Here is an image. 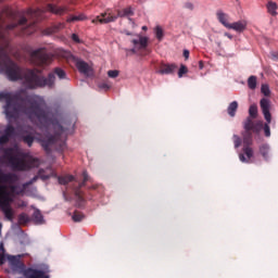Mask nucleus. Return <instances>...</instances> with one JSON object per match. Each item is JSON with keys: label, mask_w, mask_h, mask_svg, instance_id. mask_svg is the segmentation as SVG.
I'll list each match as a JSON object with an SVG mask.
<instances>
[{"label": "nucleus", "mask_w": 278, "mask_h": 278, "mask_svg": "<svg viewBox=\"0 0 278 278\" xmlns=\"http://www.w3.org/2000/svg\"><path fill=\"white\" fill-rule=\"evenodd\" d=\"M56 127L59 132L41 139V147L47 153H51V149H53V147L56 151H64L66 149V141L61 140L62 134H64V127H62V125H58Z\"/></svg>", "instance_id": "nucleus-5"}, {"label": "nucleus", "mask_w": 278, "mask_h": 278, "mask_svg": "<svg viewBox=\"0 0 278 278\" xmlns=\"http://www.w3.org/2000/svg\"><path fill=\"white\" fill-rule=\"evenodd\" d=\"M79 21H86V15H84V14L71 15L67 18V23H75V22H79Z\"/></svg>", "instance_id": "nucleus-29"}, {"label": "nucleus", "mask_w": 278, "mask_h": 278, "mask_svg": "<svg viewBox=\"0 0 278 278\" xmlns=\"http://www.w3.org/2000/svg\"><path fill=\"white\" fill-rule=\"evenodd\" d=\"M26 218L25 215H20V223H25Z\"/></svg>", "instance_id": "nucleus-49"}, {"label": "nucleus", "mask_w": 278, "mask_h": 278, "mask_svg": "<svg viewBox=\"0 0 278 278\" xmlns=\"http://www.w3.org/2000/svg\"><path fill=\"white\" fill-rule=\"evenodd\" d=\"M29 56L31 64L39 66V68L50 66L51 62H53V55L49 54L45 48L33 50Z\"/></svg>", "instance_id": "nucleus-9"}, {"label": "nucleus", "mask_w": 278, "mask_h": 278, "mask_svg": "<svg viewBox=\"0 0 278 278\" xmlns=\"http://www.w3.org/2000/svg\"><path fill=\"white\" fill-rule=\"evenodd\" d=\"M15 131H16V130H15L14 126L9 125V126L5 128V130H4V136H8L9 138H12V136H14Z\"/></svg>", "instance_id": "nucleus-33"}, {"label": "nucleus", "mask_w": 278, "mask_h": 278, "mask_svg": "<svg viewBox=\"0 0 278 278\" xmlns=\"http://www.w3.org/2000/svg\"><path fill=\"white\" fill-rule=\"evenodd\" d=\"M143 31H147V26H142Z\"/></svg>", "instance_id": "nucleus-53"}, {"label": "nucleus", "mask_w": 278, "mask_h": 278, "mask_svg": "<svg viewBox=\"0 0 278 278\" xmlns=\"http://www.w3.org/2000/svg\"><path fill=\"white\" fill-rule=\"evenodd\" d=\"M15 194L12 191H8L7 185H0V210L3 212L8 220H14V211H12V197Z\"/></svg>", "instance_id": "nucleus-6"}, {"label": "nucleus", "mask_w": 278, "mask_h": 278, "mask_svg": "<svg viewBox=\"0 0 278 278\" xmlns=\"http://www.w3.org/2000/svg\"><path fill=\"white\" fill-rule=\"evenodd\" d=\"M128 21H132L131 17H129Z\"/></svg>", "instance_id": "nucleus-56"}, {"label": "nucleus", "mask_w": 278, "mask_h": 278, "mask_svg": "<svg viewBox=\"0 0 278 278\" xmlns=\"http://www.w3.org/2000/svg\"><path fill=\"white\" fill-rule=\"evenodd\" d=\"M177 71V64H161L159 73L160 75H173Z\"/></svg>", "instance_id": "nucleus-17"}, {"label": "nucleus", "mask_w": 278, "mask_h": 278, "mask_svg": "<svg viewBox=\"0 0 278 278\" xmlns=\"http://www.w3.org/2000/svg\"><path fill=\"white\" fill-rule=\"evenodd\" d=\"M83 218H85V216L81 214V212L75 211L72 219L74 220V223H81Z\"/></svg>", "instance_id": "nucleus-30"}, {"label": "nucleus", "mask_w": 278, "mask_h": 278, "mask_svg": "<svg viewBox=\"0 0 278 278\" xmlns=\"http://www.w3.org/2000/svg\"><path fill=\"white\" fill-rule=\"evenodd\" d=\"M199 68L203 70V61H199Z\"/></svg>", "instance_id": "nucleus-51"}, {"label": "nucleus", "mask_w": 278, "mask_h": 278, "mask_svg": "<svg viewBox=\"0 0 278 278\" xmlns=\"http://www.w3.org/2000/svg\"><path fill=\"white\" fill-rule=\"evenodd\" d=\"M270 58L274 62H278V51L270 52Z\"/></svg>", "instance_id": "nucleus-44"}, {"label": "nucleus", "mask_w": 278, "mask_h": 278, "mask_svg": "<svg viewBox=\"0 0 278 278\" xmlns=\"http://www.w3.org/2000/svg\"><path fill=\"white\" fill-rule=\"evenodd\" d=\"M4 157H7L11 168L18 172L36 168V166L40 164V161H38V159L34 156H27L26 153H22L14 148H9L4 150Z\"/></svg>", "instance_id": "nucleus-3"}, {"label": "nucleus", "mask_w": 278, "mask_h": 278, "mask_svg": "<svg viewBox=\"0 0 278 278\" xmlns=\"http://www.w3.org/2000/svg\"><path fill=\"white\" fill-rule=\"evenodd\" d=\"M184 58L185 60H188V58H190V51L184 50Z\"/></svg>", "instance_id": "nucleus-45"}, {"label": "nucleus", "mask_w": 278, "mask_h": 278, "mask_svg": "<svg viewBox=\"0 0 278 278\" xmlns=\"http://www.w3.org/2000/svg\"><path fill=\"white\" fill-rule=\"evenodd\" d=\"M155 36H156L157 40H162V38H164V30L162 29V27L156 26Z\"/></svg>", "instance_id": "nucleus-36"}, {"label": "nucleus", "mask_w": 278, "mask_h": 278, "mask_svg": "<svg viewBox=\"0 0 278 278\" xmlns=\"http://www.w3.org/2000/svg\"><path fill=\"white\" fill-rule=\"evenodd\" d=\"M99 88H100V90H110V88H112V86L108 83H101L99 85Z\"/></svg>", "instance_id": "nucleus-42"}, {"label": "nucleus", "mask_w": 278, "mask_h": 278, "mask_svg": "<svg viewBox=\"0 0 278 278\" xmlns=\"http://www.w3.org/2000/svg\"><path fill=\"white\" fill-rule=\"evenodd\" d=\"M224 36H226V38H229V40H233V35L229 33H225Z\"/></svg>", "instance_id": "nucleus-47"}, {"label": "nucleus", "mask_w": 278, "mask_h": 278, "mask_svg": "<svg viewBox=\"0 0 278 278\" xmlns=\"http://www.w3.org/2000/svg\"><path fill=\"white\" fill-rule=\"evenodd\" d=\"M243 148L242 153L239 154V160L243 164H249L251 162V159L254 155L253 148L251 146L253 144V132L243 131Z\"/></svg>", "instance_id": "nucleus-10"}, {"label": "nucleus", "mask_w": 278, "mask_h": 278, "mask_svg": "<svg viewBox=\"0 0 278 278\" xmlns=\"http://www.w3.org/2000/svg\"><path fill=\"white\" fill-rule=\"evenodd\" d=\"M23 142H25V144H28V147H31V144H34V136L31 135L24 136Z\"/></svg>", "instance_id": "nucleus-34"}, {"label": "nucleus", "mask_w": 278, "mask_h": 278, "mask_svg": "<svg viewBox=\"0 0 278 278\" xmlns=\"http://www.w3.org/2000/svg\"><path fill=\"white\" fill-rule=\"evenodd\" d=\"M254 125L255 124L253 123V118L252 117H247V119L243 123L244 131L252 132V129H253Z\"/></svg>", "instance_id": "nucleus-26"}, {"label": "nucleus", "mask_w": 278, "mask_h": 278, "mask_svg": "<svg viewBox=\"0 0 278 278\" xmlns=\"http://www.w3.org/2000/svg\"><path fill=\"white\" fill-rule=\"evenodd\" d=\"M33 220L37 223V225H42L45 223V217L42 216V213L39 210H36L33 214Z\"/></svg>", "instance_id": "nucleus-25"}, {"label": "nucleus", "mask_w": 278, "mask_h": 278, "mask_svg": "<svg viewBox=\"0 0 278 278\" xmlns=\"http://www.w3.org/2000/svg\"><path fill=\"white\" fill-rule=\"evenodd\" d=\"M185 8H187V10H192V9H193V5H192V3L187 2V3L185 4Z\"/></svg>", "instance_id": "nucleus-46"}, {"label": "nucleus", "mask_w": 278, "mask_h": 278, "mask_svg": "<svg viewBox=\"0 0 278 278\" xmlns=\"http://www.w3.org/2000/svg\"><path fill=\"white\" fill-rule=\"evenodd\" d=\"M263 127H264V122H258V123L254 124V126L252 127L253 134H260V131H262Z\"/></svg>", "instance_id": "nucleus-32"}, {"label": "nucleus", "mask_w": 278, "mask_h": 278, "mask_svg": "<svg viewBox=\"0 0 278 278\" xmlns=\"http://www.w3.org/2000/svg\"><path fill=\"white\" fill-rule=\"evenodd\" d=\"M232 140H233L235 149H239V147H241L242 144V139L240 138V136L233 135Z\"/></svg>", "instance_id": "nucleus-35"}, {"label": "nucleus", "mask_w": 278, "mask_h": 278, "mask_svg": "<svg viewBox=\"0 0 278 278\" xmlns=\"http://www.w3.org/2000/svg\"><path fill=\"white\" fill-rule=\"evenodd\" d=\"M186 73H188V67L186 65H181L178 71V77L179 78L184 77V75H186Z\"/></svg>", "instance_id": "nucleus-38"}, {"label": "nucleus", "mask_w": 278, "mask_h": 278, "mask_svg": "<svg viewBox=\"0 0 278 278\" xmlns=\"http://www.w3.org/2000/svg\"><path fill=\"white\" fill-rule=\"evenodd\" d=\"M46 12H51L52 14H56V16H63V14H66V12H68V8L58 7L55 4L49 3L46 7Z\"/></svg>", "instance_id": "nucleus-16"}, {"label": "nucleus", "mask_w": 278, "mask_h": 278, "mask_svg": "<svg viewBox=\"0 0 278 278\" xmlns=\"http://www.w3.org/2000/svg\"><path fill=\"white\" fill-rule=\"evenodd\" d=\"M10 262L13 270L18 273V275H23L25 278H49V276L40 269H34L31 267L26 268L25 263L21 262V258L16 256H11Z\"/></svg>", "instance_id": "nucleus-4"}, {"label": "nucleus", "mask_w": 278, "mask_h": 278, "mask_svg": "<svg viewBox=\"0 0 278 278\" xmlns=\"http://www.w3.org/2000/svg\"><path fill=\"white\" fill-rule=\"evenodd\" d=\"M75 177L73 175H66V176H60L58 178V181L61 186H67V184H71V181H74Z\"/></svg>", "instance_id": "nucleus-23"}, {"label": "nucleus", "mask_w": 278, "mask_h": 278, "mask_svg": "<svg viewBox=\"0 0 278 278\" xmlns=\"http://www.w3.org/2000/svg\"><path fill=\"white\" fill-rule=\"evenodd\" d=\"M261 110L266 121L263 124V131L266 138H270V123H273V115L270 114V100L268 98H263L260 101Z\"/></svg>", "instance_id": "nucleus-11"}, {"label": "nucleus", "mask_w": 278, "mask_h": 278, "mask_svg": "<svg viewBox=\"0 0 278 278\" xmlns=\"http://www.w3.org/2000/svg\"><path fill=\"white\" fill-rule=\"evenodd\" d=\"M125 16H134V9L127 7L123 10H117V15H112V13H101L91 23H100L101 25H108V23H115L118 18H125Z\"/></svg>", "instance_id": "nucleus-7"}, {"label": "nucleus", "mask_w": 278, "mask_h": 278, "mask_svg": "<svg viewBox=\"0 0 278 278\" xmlns=\"http://www.w3.org/2000/svg\"><path fill=\"white\" fill-rule=\"evenodd\" d=\"M248 87L250 88V90H255V88H257V77L256 76L249 77Z\"/></svg>", "instance_id": "nucleus-28"}, {"label": "nucleus", "mask_w": 278, "mask_h": 278, "mask_svg": "<svg viewBox=\"0 0 278 278\" xmlns=\"http://www.w3.org/2000/svg\"><path fill=\"white\" fill-rule=\"evenodd\" d=\"M37 73H42L41 71L37 70Z\"/></svg>", "instance_id": "nucleus-55"}, {"label": "nucleus", "mask_w": 278, "mask_h": 278, "mask_svg": "<svg viewBox=\"0 0 278 278\" xmlns=\"http://www.w3.org/2000/svg\"><path fill=\"white\" fill-rule=\"evenodd\" d=\"M134 48L130 49L132 53H138V51H147V48L149 47V38L138 36L137 39L131 40Z\"/></svg>", "instance_id": "nucleus-14"}, {"label": "nucleus", "mask_w": 278, "mask_h": 278, "mask_svg": "<svg viewBox=\"0 0 278 278\" xmlns=\"http://www.w3.org/2000/svg\"><path fill=\"white\" fill-rule=\"evenodd\" d=\"M250 118H256L257 117V105L252 104L249 109Z\"/></svg>", "instance_id": "nucleus-31"}, {"label": "nucleus", "mask_w": 278, "mask_h": 278, "mask_svg": "<svg viewBox=\"0 0 278 278\" xmlns=\"http://www.w3.org/2000/svg\"><path fill=\"white\" fill-rule=\"evenodd\" d=\"M267 12H268L271 16H277V3H275V2H268V3H267Z\"/></svg>", "instance_id": "nucleus-27"}, {"label": "nucleus", "mask_w": 278, "mask_h": 278, "mask_svg": "<svg viewBox=\"0 0 278 278\" xmlns=\"http://www.w3.org/2000/svg\"><path fill=\"white\" fill-rule=\"evenodd\" d=\"M8 142H10V137H8V135H2L0 137V144H8Z\"/></svg>", "instance_id": "nucleus-40"}, {"label": "nucleus", "mask_w": 278, "mask_h": 278, "mask_svg": "<svg viewBox=\"0 0 278 278\" xmlns=\"http://www.w3.org/2000/svg\"><path fill=\"white\" fill-rule=\"evenodd\" d=\"M5 263V256L3 255V245H0V266Z\"/></svg>", "instance_id": "nucleus-41"}, {"label": "nucleus", "mask_w": 278, "mask_h": 278, "mask_svg": "<svg viewBox=\"0 0 278 278\" xmlns=\"http://www.w3.org/2000/svg\"><path fill=\"white\" fill-rule=\"evenodd\" d=\"M76 68L84 75H88V71H90V66L85 61H77Z\"/></svg>", "instance_id": "nucleus-22"}, {"label": "nucleus", "mask_w": 278, "mask_h": 278, "mask_svg": "<svg viewBox=\"0 0 278 278\" xmlns=\"http://www.w3.org/2000/svg\"><path fill=\"white\" fill-rule=\"evenodd\" d=\"M42 14H45V10L41 9H29L26 12V16L31 21L29 29H31L30 31H27V29H24V34H34V27H36V23H38V21H42Z\"/></svg>", "instance_id": "nucleus-12"}, {"label": "nucleus", "mask_w": 278, "mask_h": 278, "mask_svg": "<svg viewBox=\"0 0 278 278\" xmlns=\"http://www.w3.org/2000/svg\"><path fill=\"white\" fill-rule=\"evenodd\" d=\"M106 14H110V10H106Z\"/></svg>", "instance_id": "nucleus-54"}, {"label": "nucleus", "mask_w": 278, "mask_h": 278, "mask_svg": "<svg viewBox=\"0 0 278 278\" xmlns=\"http://www.w3.org/2000/svg\"><path fill=\"white\" fill-rule=\"evenodd\" d=\"M217 20L219 21V23H222V25H224V27H226V29H229V26L231 25V23L229 22L228 14L224 13L223 11H218Z\"/></svg>", "instance_id": "nucleus-19"}, {"label": "nucleus", "mask_w": 278, "mask_h": 278, "mask_svg": "<svg viewBox=\"0 0 278 278\" xmlns=\"http://www.w3.org/2000/svg\"><path fill=\"white\" fill-rule=\"evenodd\" d=\"M3 66L5 75L10 81H18L23 79V86L27 90H37V88H48L53 90L55 88V76L59 79H67L66 72L61 67H55L48 74V76H40L36 70H26L18 66L10 55L5 48L0 45V67Z\"/></svg>", "instance_id": "nucleus-1"}, {"label": "nucleus", "mask_w": 278, "mask_h": 278, "mask_svg": "<svg viewBox=\"0 0 278 278\" xmlns=\"http://www.w3.org/2000/svg\"><path fill=\"white\" fill-rule=\"evenodd\" d=\"M118 71L117 70H111L108 72L109 77H111V79H116V77H118Z\"/></svg>", "instance_id": "nucleus-39"}, {"label": "nucleus", "mask_w": 278, "mask_h": 278, "mask_svg": "<svg viewBox=\"0 0 278 278\" xmlns=\"http://www.w3.org/2000/svg\"><path fill=\"white\" fill-rule=\"evenodd\" d=\"M84 186H86L85 180H83V182H80L78 185V187L75 189V197L77 199L78 207H81L86 200L92 201L94 199V194H97V192H101V190H103L102 186L93 185L88 188L87 193H84V191H81Z\"/></svg>", "instance_id": "nucleus-8"}, {"label": "nucleus", "mask_w": 278, "mask_h": 278, "mask_svg": "<svg viewBox=\"0 0 278 278\" xmlns=\"http://www.w3.org/2000/svg\"><path fill=\"white\" fill-rule=\"evenodd\" d=\"M228 29H233V31H237L238 34H242V31L247 29V21L241 20L235 23H230V26H228Z\"/></svg>", "instance_id": "nucleus-18"}, {"label": "nucleus", "mask_w": 278, "mask_h": 278, "mask_svg": "<svg viewBox=\"0 0 278 278\" xmlns=\"http://www.w3.org/2000/svg\"><path fill=\"white\" fill-rule=\"evenodd\" d=\"M37 181H38V176H35L29 181L23 184L22 187L14 185V184H10L7 187L11 191L12 194H16L18 197V195L23 194L25 192V190H27V188H29V186L36 184Z\"/></svg>", "instance_id": "nucleus-13"}, {"label": "nucleus", "mask_w": 278, "mask_h": 278, "mask_svg": "<svg viewBox=\"0 0 278 278\" xmlns=\"http://www.w3.org/2000/svg\"><path fill=\"white\" fill-rule=\"evenodd\" d=\"M18 181V175L14 173H3L0 168V184H16Z\"/></svg>", "instance_id": "nucleus-15"}, {"label": "nucleus", "mask_w": 278, "mask_h": 278, "mask_svg": "<svg viewBox=\"0 0 278 278\" xmlns=\"http://www.w3.org/2000/svg\"><path fill=\"white\" fill-rule=\"evenodd\" d=\"M123 34H125L126 36H132L134 35L129 30H123Z\"/></svg>", "instance_id": "nucleus-50"}, {"label": "nucleus", "mask_w": 278, "mask_h": 278, "mask_svg": "<svg viewBox=\"0 0 278 278\" xmlns=\"http://www.w3.org/2000/svg\"><path fill=\"white\" fill-rule=\"evenodd\" d=\"M262 157L266 161H268V159L270 157V146L268 143H263L260 149H258Z\"/></svg>", "instance_id": "nucleus-20"}, {"label": "nucleus", "mask_w": 278, "mask_h": 278, "mask_svg": "<svg viewBox=\"0 0 278 278\" xmlns=\"http://www.w3.org/2000/svg\"><path fill=\"white\" fill-rule=\"evenodd\" d=\"M228 114L233 118L236 116V112H238V101H232L227 109Z\"/></svg>", "instance_id": "nucleus-24"}, {"label": "nucleus", "mask_w": 278, "mask_h": 278, "mask_svg": "<svg viewBox=\"0 0 278 278\" xmlns=\"http://www.w3.org/2000/svg\"><path fill=\"white\" fill-rule=\"evenodd\" d=\"M72 40L76 42L77 45H80L81 39H79V36L77 34L72 35Z\"/></svg>", "instance_id": "nucleus-43"}, {"label": "nucleus", "mask_w": 278, "mask_h": 278, "mask_svg": "<svg viewBox=\"0 0 278 278\" xmlns=\"http://www.w3.org/2000/svg\"><path fill=\"white\" fill-rule=\"evenodd\" d=\"M25 25H27V17L23 16L20 18L18 23H13V24H9L7 26V29L12 30V29H16V27H22L25 28Z\"/></svg>", "instance_id": "nucleus-21"}, {"label": "nucleus", "mask_w": 278, "mask_h": 278, "mask_svg": "<svg viewBox=\"0 0 278 278\" xmlns=\"http://www.w3.org/2000/svg\"><path fill=\"white\" fill-rule=\"evenodd\" d=\"M5 101L4 114L7 118H18L21 114H25L29 119L38 121L47 125L49 115L45 111V98L36 94H27L25 89H21L15 93L1 92L0 101Z\"/></svg>", "instance_id": "nucleus-2"}, {"label": "nucleus", "mask_w": 278, "mask_h": 278, "mask_svg": "<svg viewBox=\"0 0 278 278\" xmlns=\"http://www.w3.org/2000/svg\"><path fill=\"white\" fill-rule=\"evenodd\" d=\"M261 92H262L265 97H270V87H268V85H262V87H261Z\"/></svg>", "instance_id": "nucleus-37"}, {"label": "nucleus", "mask_w": 278, "mask_h": 278, "mask_svg": "<svg viewBox=\"0 0 278 278\" xmlns=\"http://www.w3.org/2000/svg\"><path fill=\"white\" fill-rule=\"evenodd\" d=\"M41 179H49V176H41Z\"/></svg>", "instance_id": "nucleus-52"}, {"label": "nucleus", "mask_w": 278, "mask_h": 278, "mask_svg": "<svg viewBox=\"0 0 278 278\" xmlns=\"http://www.w3.org/2000/svg\"><path fill=\"white\" fill-rule=\"evenodd\" d=\"M83 177H84V179H83V181H88V173L87 172H84L83 173Z\"/></svg>", "instance_id": "nucleus-48"}]
</instances>
